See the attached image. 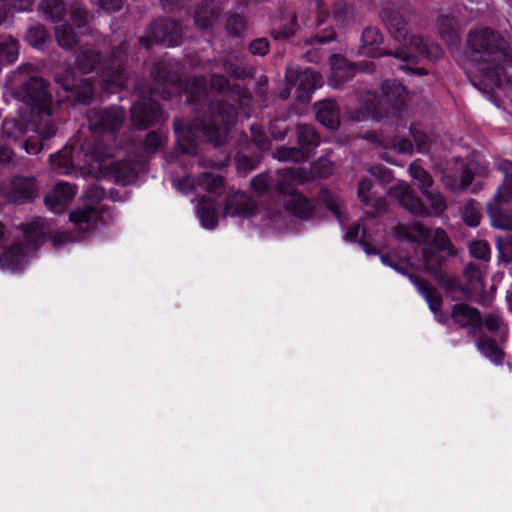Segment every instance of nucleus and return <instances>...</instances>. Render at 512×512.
I'll use <instances>...</instances> for the list:
<instances>
[{
	"label": "nucleus",
	"mask_w": 512,
	"mask_h": 512,
	"mask_svg": "<svg viewBox=\"0 0 512 512\" xmlns=\"http://www.w3.org/2000/svg\"><path fill=\"white\" fill-rule=\"evenodd\" d=\"M185 93L187 102L196 107L198 115L188 124L180 118L174 119L173 128L181 151L190 155L197 152V132L215 147L222 146L237 119L234 105L225 100L209 99L206 82L202 77L192 78Z\"/></svg>",
	"instance_id": "obj_1"
},
{
	"label": "nucleus",
	"mask_w": 512,
	"mask_h": 512,
	"mask_svg": "<svg viewBox=\"0 0 512 512\" xmlns=\"http://www.w3.org/2000/svg\"><path fill=\"white\" fill-rule=\"evenodd\" d=\"M385 266L391 267L400 274L407 276L417 292L425 299L430 311L435 315L437 321L442 320L443 297L438 290L426 279L417 275L419 267L421 270L433 278L437 286L443 289L452 300H459L452 294L459 292L463 299H471V290L464 285L460 278L454 274H449L447 270V258H380Z\"/></svg>",
	"instance_id": "obj_2"
},
{
	"label": "nucleus",
	"mask_w": 512,
	"mask_h": 512,
	"mask_svg": "<svg viewBox=\"0 0 512 512\" xmlns=\"http://www.w3.org/2000/svg\"><path fill=\"white\" fill-rule=\"evenodd\" d=\"M385 266L391 267L400 274L407 276L417 292L425 299L430 311L435 315L437 321L442 320L443 297L438 290L426 279L417 275L419 267L421 270L433 278L437 286L443 289L452 300H459L452 294L459 292L463 299H471V290L464 285L460 278L454 274H449L447 270V258H380Z\"/></svg>",
	"instance_id": "obj_3"
},
{
	"label": "nucleus",
	"mask_w": 512,
	"mask_h": 512,
	"mask_svg": "<svg viewBox=\"0 0 512 512\" xmlns=\"http://www.w3.org/2000/svg\"><path fill=\"white\" fill-rule=\"evenodd\" d=\"M151 75L154 82L149 91V98L138 101L131 107V121L138 130H146L166 123L168 115L151 97L159 96L163 100H169L180 89V73L169 61L155 63Z\"/></svg>",
	"instance_id": "obj_4"
},
{
	"label": "nucleus",
	"mask_w": 512,
	"mask_h": 512,
	"mask_svg": "<svg viewBox=\"0 0 512 512\" xmlns=\"http://www.w3.org/2000/svg\"><path fill=\"white\" fill-rule=\"evenodd\" d=\"M466 43V57L482 70L493 71L498 76V70H503V65L512 64L508 43L499 32L491 28L470 30Z\"/></svg>",
	"instance_id": "obj_5"
},
{
	"label": "nucleus",
	"mask_w": 512,
	"mask_h": 512,
	"mask_svg": "<svg viewBox=\"0 0 512 512\" xmlns=\"http://www.w3.org/2000/svg\"><path fill=\"white\" fill-rule=\"evenodd\" d=\"M126 52L127 44L125 42L113 48L109 58H105L100 51L92 46H81L76 53L74 64L82 74L96 71L103 77L105 83L121 87L126 80L124 67Z\"/></svg>",
	"instance_id": "obj_6"
},
{
	"label": "nucleus",
	"mask_w": 512,
	"mask_h": 512,
	"mask_svg": "<svg viewBox=\"0 0 512 512\" xmlns=\"http://www.w3.org/2000/svg\"><path fill=\"white\" fill-rule=\"evenodd\" d=\"M81 151L84 153L86 164L93 165L97 163L103 177L113 180L116 184L123 186L131 184L138 176L135 167L130 162L117 160L107 163L111 151L107 146L98 143L97 140L83 143Z\"/></svg>",
	"instance_id": "obj_7"
},
{
	"label": "nucleus",
	"mask_w": 512,
	"mask_h": 512,
	"mask_svg": "<svg viewBox=\"0 0 512 512\" xmlns=\"http://www.w3.org/2000/svg\"><path fill=\"white\" fill-rule=\"evenodd\" d=\"M308 180V175L301 168H284L280 171V178L274 184V190L289 198L284 202V208L294 216L307 220L315 213V206L304 195L297 193L292 182L303 184Z\"/></svg>",
	"instance_id": "obj_8"
},
{
	"label": "nucleus",
	"mask_w": 512,
	"mask_h": 512,
	"mask_svg": "<svg viewBox=\"0 0 512 512\" xmlns=\"http://www.w3.org/2000/svg\"><path fill=\"white\" fill-rule=\"evenodd\" d=\"M383 40V34L379 28L374 26L366 27L361 35V46L359 48V53L372 58L392 55L406 63L405 65H401L399 69L407 71L411 74H415L417 76H423L428 73L424 68L413 67L414 65L418 64L417 55L408 52L405 48H399L394 52L381 48Z\"/></svg>",
	"instance_id": "obj_9"
},
{
	"label": "nucleus",
	"mask_w": 512,
	"mask_h": 512,
	"mask_svg": "<svg viewBox=\"0 0 512 512\" xmlns=\"http://www.w3.org/2000/svg\"><path fill=\"white\" fill-rule=\"evenodd\" d=\"M69 219L77 228L79 232L78 237H75L72 232L69 231L59 233L52 240L54 246L74 242L77 239L84 238L85 233L93 231L99 224H109L112 221V213L108 208L90 204L72 211L69 215Z\"/></svg>",
	"instance_id": "obj_10"
},
{
	"label": "nucleus",
	"mask_w": 512,
	"mask_h": 512,
	"mask_svg": "<svg viewBox=\"0 0 512 512\" xmlns=\"http://www.w3.org/2000/svg\"><path fill=\"white\" fill-rule=\"evenodd\" d=\"M395 234L399 239L424 243L433 253H446L447 256L458 254V250L442 228L430 229L419 222H414L411 225L398 226Z\"/></svg>",
	"instance_id": "obj_11"
},
{
	"label": "nucleus",
	"mask_w": 512,
	"mask_h": 512,
	"mask_svg": "<svg viewBox=\"0 0 512 512\" xmlns=\"http://www.w3.org/2000/svg\"><path fill=\"white\" fill-rule=\"evenodd\" d=\"M406 98L407 92L404 85L395 80L383 81L381 94L374 107V117L377 119L389 116L401 118L406 106Z\"/></svg>",
	"instance_id": "obj_12"
},
{
	"label": "nucleus",
	"mask_w": 512,
	"mask_h": 512,
	"mask_svg": "<svg viewBox=\"0 0 512 512\" xmlns=\"http://www.w3.org/2000/svg\"><path fill=\"white\" fill-rule=\"evenodd\" d=\"M183 29L181 24L172 18L155 19L147 27L145 35L139 38V43L149 49L153 43L166 46H178L182 43Z\"/></svg>",
	"instance_id": "obj_13"
},
{
	"label": "nucleus",
	"mask_w": 512,
	"mask_h": 512,
	"mask_svg": "<svg viewBox=\"0 0 512 512\" xmlns=\"http://www.w3.org/2000/svg\"><path fill=\"white\" fill-rule=\"evenodd\" d=\"M54 80L69 93L68 99L73 104L84 106L91 104L94 98V86L91 79L78 78L72 67H66L55 73Z\"/></svg>",
	"instance_id": "obj_14"
},
{
	"label": "nucleus",
	"mask_w": 512,
	"mask_h": 512,
	"mask_svg": "<svg viewBox=\"0 0 512 512\" xmlns=\"http://www.w3.org/2000/svg\"><path fill=\"white\" fill-rule=\"evenodd\" d=\"M126 118L120 106L93 108L87 112L89 128L94 133L114 136L120 131Z\"/></svg>",
	"instance_id": "obj_15"
},
{
	"label": "nucleus",
	"mask_w": 512,
	"mask_h": 512,
	"mask_svg": "<svg viewBox=\"0 0 512 512\" xmlns=\"http://www.w3.org/2000/svg\"><path fill=\"white\" fill-rule=\"evenodd\" d=\"M23 240L14 241L1 256H26L29 252H36L46 240L44 224L41 220L31 223H22Z\"/></svg>",
	"instance_id": "obj_16"
},
{
	"label": "nucleus",
	"mask_w": 512,
	"mask_h": 512,
	"mask_svg": "<svg viewBox=\"0 0 512 512\" xmlns=\"http://www.w3.org/2000/svg\"><path fill=\"white\" fill-rule=\"evenodd\" d=\"M285 78L288 86L296 88L295 97L301 103H308L312 93L323 83L321 74L310 68L305 70L287 68Z\"/></svg>",
	"instance_id": "obj_17"
},
{
	"label": "nucleus",
	"mask_w": 512,
	"mask_h": 512,
	"mask_svg": "<svg viewBox=\"0 0 512 512\" xmlns=\"http://www.w3.org/2000/svg\"><path fill=\"white\" fill-rule=\"evenodd\" d=\"M21 93L26 103L31 104L39 113L50 116L52 113V93L49 83L42 77L34 76L21 85Z\"/></svg>",
	"instance_id": "obj_18"
},
{
	"label": "nucleus",
	"mask_w": 512,
	"mask_h": 512,
	"mask_svg": "<svg viewBox=\"0 0 512 512\" xmlns=\"http://www.w3.org/2000/svg\"><path fill=\"white\" fill-rule=\"evenodd\" d=\"M379 17L387 31L397 42H405L409 35L406 10L394 3L383 4L379 11Z\"/></svg>",
	"instance_id": "obj_19"
},
{
	"label": "nucleus",
	"mask_w": 512,
	"mask_h": 512,
	"mask_svg": "<svg viewBox=\"0 0 512 512\" xmlns=\"http://www.w3.org/2000/svg\"><path fill=\"white\" fill-rule=\"evenodd\" d=\"M391 194L398 200L400 206L410 214L417 217H427L431 215L430 210L408 184H397L391 188Z\"/></svg>",
	"instance_id": "obj_20"
},
{
	"label": "nucleus",
	"mask_w": 512,
	"mask_h": 512,
	"mask_svg": "<svg viewBox=\"0 0 512 512\" xmlns=\"http://www.w3.org/2000/svg\"><path fill=\"white\" fill-rule=\"evenodd\" d=\"M257 210L256 202L247 194L238 191L227 196L223 216L249 218L254 216Z\"/></svg>",
	"instance_id": "obj_21"
},
{
	"label": "nucleus",
	"mask_w": 512,
	"mask_h": 512,
	"mask_svg": "<svg viewBox=\"0 0 512 512\" xmlns=\"http://www.w3.org/2000/svg\"><path fill=\"white\" fill-rule=\"evenodd\" d=\"M38 196V185L34 177L17 176L11 181L9 200L21 205L32 202Z\"/></svg>",
	"instance_id": "obj_22"
},
{
	"label": "nucleus",
	"mask_w": 512,
	"mask_h": 512,
	"mask_svg": "<svg viewBox=\"0 0 512 512\" xmlns=\"http://www.w3.org/2000/svg\"><path fill=\"white\" fill-rule=\"evenodd\" d=\"M451 319L463 329L471 328L480 331L483 327L480 310L466 303H457L452 306Z\"/></svg>",
	"instance_id": "obj_23"
},
{
	"label": "nucleus",
	"mask_w": 512,
	"mask_h": 512,
	"mask_svg": "<svg viewBox=\"0 0 512 512\" xmlns=\"http://www.w3.org/2000/svg\"><path fill=\"white\" fill-rule=\"evenodd\" d=\"M76 194V187L67 183L59 182L45 196L44 202L46 206L55 213H61L70 200Z\"/></svg>",
	"instance_id": "obj_24"
},
{
	"label": "nucleus",
	"mask_w": 512,
	"mask_h": 512,
	"mask_svg": "<svg viewBox=\"0 0 512 512\" xmlns=\"http://www.w3.org/2000/svg\"><path fill=\"white\" fill-rule=\"evenodd\" d=\"M210 86L218 93L229 97L231 100L239 101L240 103H242L243 99L249 100L251 98L248 90L244 89L239 84L232 85L228 78L222 74H211Z\"/></svg>",
	"instance_id": "obj_25"
},
{
	"label": "nucleus",
	"mask_w": 512,
	"mask_h": 512,
	"mask_svg": "<svg viewBox=\"0 0 512 512\" xmlns=\"http://www.w3.org/2000/svg\"><path fill=\"white\" fill-rule=\"evenodd\" d=\"M316 118L326 128L337 130L340 127V108L334 99H325L315 104Z\"/></svg>",
	"instance_id": "obj_26"
},
{
	"label": "nucleus",
	"mask_w": 512,
	"mask_h": 512,
	"mask_svg": "<svg viewBox=\"0 0 512 512\" xmlns=\"http://www.w3.org/2000/svg\"><path fill=\"white\" fill-rule=\"evenodd\" d=\"M331 59L333 62L328 83L334 88H340L354 77L356 68L353 63H349L337 55H333Z\"/></svg>",
	"instance_id": "obj_27"
},
{
	"label": "nucleus",
	"mask_w": 512,
	"mask_h": 512,
	"mask_svg": "<svg viewBox=\"0 0 512 512\" xmlns=\"http://www.w3.org/2000/svg\"><path fill=\"white\" fill-rule=\"evenodd\" d=\"M221 14L220 7L210 0L202 1L194 11V22L200 29L211 28Z\"/></svg>",
	"instance_id": "obj_28"
},
{
	"label": "nucleus",
	"mask_w": 512,
	"mask_h": 512,
	"mask_svg": "<svg viewBox=\"0 0 512 512\" xmlns=\"http://www.w3.org/2000/svg\"><path fill=\"white\" fill-rule=\"evenodd\" d=\"M244 57H226L222 60L223 70L232 78L244 80L254 77L256 73L255 67L248 65L244 61Z\"/></svg>",
	"instance_id": "obj_29"
},
{
	"label": "nucleus",
	"mask_w": 512,
	"mask_h": 512,
	"mask_svg": "<svg viewBox=\"0 0 512 512\" xmlns=\"http://www.w3.org/2000/svg\"><path fill=\"white\" fill-rule=\"evenodd\" d=\"M197 216L203 227L214 229L218 225V203L210 196H203L197 205Z\"/></svg>",
	"instance_id": "obj_30"
},
{
	"label": "nucleus",
	"mask_w": 512,
	"mask_h": 512,
	"mask_svg": "<svg viewBox=\"0 0 512 512\" xmlns=\"http://www.w3.org/2000/svg\"><path fill=\"white\" fill-rule=\"evenodd\" d=\"M476 344L478 350L485 358L489 359L495 365L503 364L505 353L497 345L494 338L482 335L477 339Z\"/></svg>",
	"instance_id": "obj_31"
},
{
	"label": "nucleus",
	"mask_w": 512,
	"mask_h": 512,
	"mask_svg": "<svg viewBox=\"0 0 512 512\" xmlns=\"http://www.w3.org/2000/svg\"><path fill=\"white\" fill-rule=\"evenodd\" d=\"M51 169L61 175L69 174L74 168L73 148L65 146L59 152L50 155Z\"/></svg>",
	"instance_id": "obj_32"
},
{
	"label": "nucleus",
	"mask_w": 512,
	"mask_h": 512,
	"mask_svg": "<svg viewBox=\"0 0 512 512\" xmlns=\"http://www.w3.org/2000/svg\"><path fill=\"white\" fill-rule=\"evenodd\" d=\"M297 140L298 145L312 155L320 144V135L312 125L302 124L297 126Z\"/></svg>",
	"instance_id": "obj_33"
},
{
	"label": "nucleus",
	"mask_w": 512,
	"mask_h": 512,
	"mask_svg": "<svg viewBox=\"0 0 512 512\" xmlns=\"http://www.w3.org/2000/svg\"><path fill=\"white\" fill-rule=\"evenodd\" d=\"M409 44L410 47L414 48L416 52L423 58L437 59L442 55V49L439 47V45L421 36H411L409 39Z\"/></svg>",
	"instance_id": "obj_34"
},
{
	"label": "nucleus",
	"mask_w": 512,
	"mask_h": 512,
	"mask_svg": "<svg viewBox=\"0 0 512 512\" xmlns=\"http://www.w3.org/2000/svg\"><path fill=\"white\" fill-rule=\"evenodd\" d=\"M39 11L47 20L57 23L64 20L66 5L63 0H41Z\"/></svg>",
	"instance_id": "obj_35"
},
{
	"label": "nucleus",
	"mask_w": 512,
	"mask_h": 512,
	"mask_svg": "<svg viewBox=\"0 0 512 512\" xmlns=\"http://www.w3.org/2000/svg\"><path fill=\"white\" fill-rule=\"evenodd\" d=\"M24 39L32 47L42 49L49 39V33L44 25L36 23L27 28Z\"/></svg>",
	"instance_id": "obj_36"
},
{
	"label": "nucleus",
	"mask_w": 512,
	"mask_h": 512,
	"mask_svg": "<svg viewBox=\"0 0 512 512\" xmlns=\"http://www.w3.org/2000/svg\"><path fill=\"white\" fill-rule=\"evenodd\" d=\"M55 35L58 45L65 50L73 49L78 43L77 34L72 26L66 22L56 26Z\"/></svg>",
	"instance_id": "obj_37"
},
{
	"label": "nucleus",
	"mask_w": 512,
	"mask_h": 512,
	"mask_svg": "<svg viewBox=\"0 0 512 512\" xmlns=\"http://www.w3.org/2000/svg\"><path fill=\"white\" fill-rule=\"evenodd\" d=\"M408 170L411 177L417 181V187L420 192L424 194L429 191V188H431L434 183L431 174L416 161L409 165Z\"/></svg>",
	"instance_id": "obj_38"
},
{
	"label": "nucleus",
	"mask_w": 512,
	"mask_h": 512,
	"mask_svg": "<svg viewBox=\"0 0 512 512\" xmlns=\"http://www.w3.org/2000/svg\"><path fill=\"white\" fill-rule=\"evenodd\" d=\"M19 54V42L8 35L0 41V64L13 63Z\"/></svg>",
	"instance_id": "obj_39"
},
{
	"label": "nucleus",
	"mask_w": 512,
	"mask_h": 512,
	"mask_svg": "<svg viewBox=\"0 0 512 512\" xmlns=\"http://www.w3.org/2000/svg\"><path fill=\"white\" fill-rule=\"evenodd\" d=\"M299 27L297 14L293 12L290 15V20L287 24H284L279 28H272L269 31V34L276 41L287 40L297 33Z\"/></svg>",
	"instance_id": "obj_40"
},
{
	"label": "nucleus",
	"mask_w": 512,
	"mask_h": 512,
	"mask_svg": "<svg viewBox=\"0 0 512 512\" xmlns=\"http://www.w3.org/2000/svg\"><path fill=\"white\" fill-rule=\"evenodd\" d=\"M25 135V129L22 123L16 119H6L2 123V130L0 137H4L6 142H16L22 139Z\"/></svg>",
	"instance_id": "obj_41"
},
{
	"label": "nucleus",
	"mask_w": 512,
	"mask_h": 512,
	"mask_svg": "<svg viewBox=\"0 0 512 512\" xmlns=\"http://www.w3.org/2000/svg\"><path fill=\"white\" fill-rule=\"evenodd\" d=\"M167 142V135L161 128L147 133L144 140V149L148 154L162 150Z\"/></svg>",
	"instance_id": "obj_42"
},
{
	"label": "nucleus",
	"mask_w": 512,
	"mask_h": 512,
	"mask_svg": "<svg viewBox=\"0 0 512 512\" xmlns=\"http://www.w3.org/2000/svg\"><path fill=\"white\" fill-rule=\"evenodd\" d=\"M459 176L460 180L454 181L453 183H449V177L444 178L445 186L448 187L452 192L465 191L471 185L474 179V174L467 164L461 165Z\"/></svg>",
	"instance_id": "obj_43"
},
{
	"label": "nucleus",
	"mask_w": 512,
	"mask_h": 512,
	"mask_svg": "<svg viewBox=\"0 0 512 512\" xmlns=\"http://www.w3.org/2000/svg\"><path fill=\"white\" fill-rule=\"evenodd\" d=\"M499 203H488L487 213L491 218L493 226L504 230H512V218L504 214L498 207Z\"/></svg>",
	"instance_id": "obj_44"
},
{
	"label": "nucleus",
	"mask_w": 512,
	"mask_h": 512,
	"mask_svg": "<svg viewBox=\"0 0 512 512\" xmlns=\"http://www.w3.org/2000/svg\"><path fill=\"white\" fill-rule=\"evenodd\" d=\"M278 159L281 161L304 162L311 155L306 152L300 145L298 147H282L277 150Z\"/></svg>",
	"instance_id": "obj_45"
},
{
	"label": "nucleus",
	"mask_w": 512,
	"mask_h": 512,
	"mask_svg": "<svg viewBox=\"0 0 512 512\" xmlns=\"http://www.w3.org/2000/svg\"><path fill=\"white\" fill-rule=\"evenodd\" d=\"M199 185L206 191L218 193L224 185V178L218 174L204 172L199 176Z\"/></svg>",
	"instance_id": "obj_46"
},
{
	"label": "nucleus",
	"mask_w": 512,
	"mask_h": 512,
	"mask_svg": "<svg viewBox=\"0 0 512 512\" xmlns=\"http://www.w3.org/2000/svg\"><path fill=\"white\" fill-rule=\"evenodd\" d=\"M437 23L441 37L449 43H454L457 40V33L453 28V18L441 15L438 17Z\"/></svg>",
	"instance_id": "obj_47"
},
{
	"label": "nucleus",
	"mask_w": 512,
	"mask_h": 512,
	"mask_svg": "<svg viewBox=\"0 0 512 512\" xmlns=\"http://www.w3.org/2000/svg\"><path fill=\"white\" fill-rule=\"evenodd\" d=\"M291 130V124L285 117H275L270 121L269 131L274 140H282Z\"/></svg>",
	"instance_id": "obj_48"
},
{
	"label": "nucleus",
	"mask_w": 512,
	"mask_h": 512,
	"mask_svg": "<svg viewBox=\"0 0 512 512\" xmlns=\"http://www.w3.org/2000/svg\"><path fill=\"white\" fill-rule=\"evenodd\" d=\"M477 202L473 199L467 201L462 210V218L464 222L471 226L476 227L480 223L481 214L477 207Z\"/></svg>",
	"instance_id": "obj_49"
},
{
	"label": "nucleus",
	"mask_w": 512,
	"mask_h": 512,
	"mask_svg": "<svg viewBox=\"0 0 512 512\" xmlns=\"http://www.w3.org/2000/svg\"><path fill=\"white\" fill-rule=\"evenodd\" d=\"M430 204L432 213L441 216L447 209L446 200L440 192L427 191L423 194Z\"/></svg>",
	"instance_id": "obj_50"
},
{
	"label": "nucleus",
	"mask_w": 512,
	"mask_h": 512,
	"mask_svg": "<svg viewBox=\"0 0 512 512\" xmlns=\"http://www.w3.org/2000/svg\"><path fill=\"white\" fill-rule=\"evenodd\" d=\"M251 139L259 150H268L270 148V140L267 137L263 127L259 124H252L250 127Z\"/></svg>",
	"instance_id": "obj_51"
},
{
	"label": "nucleus",
	"mask_w": 512,
	"mask_h": 512,
	"mask_svg": "<svg viewBox=\"0 0 512 512\" xmlns=\"http://www.w3.org/2000/svg\"><path fill=\"white\" fill-rule=\"evenodd\" d=\"M247 49L251 55L264 57L270 52V41L266 37L255 38L249 42Z\"/></svg>",
	"instance_id": "obj_52"
},
{
	"label": "nucleus",
	"mask_w": 512,
	"mask_h": 512,
	"mask_svg": "<svg viewBox=\"0 0 512 512\" xmlns=\"http://www.w3.org/2000/svg\"><path fill=\"white\" fill-rule=\"evenodd\" d=\"M496 203H512V174L505 176L502 186L498 188L494 196Z\"/></svg>",
	"instance_id": "obj_53"
},
{
	"label": "nucleus",
	"mask_w": 512,
	"mask_h": 512,
	"mask_svg": "<svg viewBox=\"0 0 512 512\" xmlns=\"http://www.w3.org/2000/svg\"><path fill=\"white\" fill-rule=\"evenodd\" d=\"M27 258H0V271L18 273L24 270Z\"/></svg>",
	"instance_id": "obj_54"
},
{
	"label": "nucleus",
	"mask_w": 512,
	"mask_h": 512,
	"mask_svg": "<svg viewBox=\"0 0 512 512\" xmlns=\"http://www.w3.org/2000/svg\"><path fill=\"white\" fill-rule=\"evenodd\" d=\"M245 27L246 21L244 17L239 14L231 15L226 23V29L232 36H240L241 33L245 30Z\"/></svg>",
	"instance_id": "obj_55"
},
{
	"label": "nucleus",
	"mask_w": 512,
	"mask_h": 512,
	"mask_svg": "<svg viewBox=\"0 0 512 512\" xmlns=\"http://www.w3.org/2000/svg\"><path fill=\"white\" fill-rule=\"evenodd\" d=\"M14 8L12 0H0V26L13 22Z\"/></svg>",
	"instance_id": "obj_56"
},
{
	"label": "nucleus",
	"mask_w": 512,
	"mask_h": 512,
	"mask_svg": "<svg viewBox=\"0 0 512 512\" xmlns=\"http://www.w3.org/2000/svg\"><path fill=\"white\" fill-rule=\"evenodd\" d=\"M14 156L15 153L10 147V143L6 142L4 137H0V165L15 166Z\"/></svg>",
	"instance_id": "obj_57"
},
{
	"label": "nucleus",
	"mask_w": 512,
	"mask_h": 512,
	"mask_svg": "<svg viewBox=\"0 0 512 512\" xmlns=\"http://www.w3.org/2000/svg\"><path fill=\"white\" fill-rule=\"evenodd\" d=\"M319 198L325 204V206L340 220V207L334 199L332 193L328 189H321L319 192Z\"/></svg>",
	"instance_id": "obj_58"
},
{
	"label": "nucleus",
	"mask_w": 512,
	"mask_h": 512,
	"mask_svg": "<svg viewBox=\"0 0 512 512\" xmlns=\"http://www.w3.org/2000/svg\"><path fill=\"white\" fill-rule=\"evenodd\" d=\"M508 231L496 238L499 256H512V230Z\"/></svg>",
	"instance_id": "obj_59"
},
{
	"label": "nucleus",
	"mask_w": 512,
	"mask_h": 512,
	"mask_svg": "<svg viewBox=\"0 0 512 512\" xmlns=\"http://www.w3.org/2000/svg\"><path fill=\"white\" fill-rule=\"evenodd\" d=\"M368 171L382 184H387L392 181V171L382 164L372 165Z\"/></svg>",
	"instance_id": "obj_60"
},
{
	"label": "nucleus",
	"mask_w": 512,
	"mask_h": 512,
	"mask_svg": "<svg viewBox=\"0 0 512 512\" xmlns=\"http://www.w3.org/2000/svg\"><path fill=\"white\" fill-rule=\"evenodd\" d=\"M336 38V32L333 27H328L323 29L321 32L317 33L314 36H311L310 38L306 39L307 44H313L315 42H318L320 44H326L329 43Z\"/></svg>",
	"instance_id": "obj_61"
},
{
	"label": "nucleus",
	"mask_w": 512,
	"mask_h": 512,
	"mask_svg": "<svg viewBox=\"0 0 512 512\" xmlns=\"http://www.w3.org/2000/svg\"><path fill=\"white\" fill-rule=\"evenodd\" d=\"M270 177L266 173H261L251 180V187L259 194H263L270 189Z\"/></svg>",
	"instance_id": "obj_62"
},
{
	"label": "nucleus",
	"mask_w": 512,
	"mask_h": 512,
	"mask_svg": "<svg viewBox=\"0 0 512 512\" xmlns=\"http://www.w3.org/2000/svg\"><path fill=\"white\" fill-rule=\"evenodd\" d=\"M71 21L78 28H82L89 22V13L81 7H74L71 9Z\"/></svg>",
	"instance_id": "obj_63"
},
{
	"label": "nucleus",
	"mask_w": 512,
	"mask_h": 512,
	"mask_svg": "<svg viewBox=\"0 0 512 512\" xmlns=\"http://www.w3.org/2000/svg\"><path fill=\"white\" fill-rule=\"evenodd\" d=\"M312 171L315 176L326 178L333 173V165L328 160H320L313 164Z\"/></svg>",
	"instance_id": "obj_64"
}]
</instances>
